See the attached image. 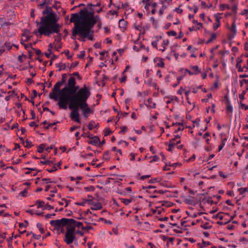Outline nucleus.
<instances>
[{
  "label": "nucleus",
  "instance_id": "obj_26",
  "mask_svg": "<svg viewBox=\"0 0 248 248\" xmlns=\"http://www.w3.org/2000/svg\"><path fill=\"white\" fill-rule=\"evenodd\" d=\"M121 200V202L124 203V205H128L130 203H131L132 201V198H130V199H124V198H122L120 199Z\"/></svg>",
  "mask_w": 248,
  "mask_h": 248
},
{
  "label": "nucleus",
  "instance_id": "obj_5",
  "mask_svg": "<svg viewBox=\"0 0 248 248\" xmlns=\"http://www.w3.org/2000/svg\"><path fill=\"white\" fill-rule=\"evenodd\" d=\"M77 234H79L82 236L83 235V233L81 231L76 230L74 227L68 228L64 235V241L67 245H71L74 242L75 244L78 246V242L76 238Z\"/></svg>",
  "mask_w": 248,
  "mask_h": 248
},
{
  "label": "nucleus",
  "instance_id": "obj_33",
  "mask_svg": "<svg viewBox=\"0 0 248 248\" xmlns=\"http://www.w3.org/2000/svg\"><path fill=\"white\" fill-rule=\"evenodd\" d=\"M93 199L94 198L92 196H91L90 195H88L87 196V199H85V200H86L87 203H88L89 204L91 205L93 202Z\"/></svg>",
  "mask_w": 248,
  "mask_h": 248
},
{
  "label": "nucleus",
  "instance_id": "obj_57",
  "mask_svg": "<svg viewBox=\"0 0 248 248\" xmlns=\"http://www.w3.org/2000/svg\"><path fill=\"white\" fill-rule=\"evenodd\" d=\"M136 155L135 153H131L129 155L130 159L131 161H134L135 159Z\"/></svg>",
  "mask_w": 248,
  "mask_h": 248
},
{
  "label": "nucleus",
  "instance_id": "obj_28",
  "mask_svg": "<svg viewBox=\"0 0 248 248\" xmlns=\"http://www.w3.org/2000/svg\"><path fill=\"white\" fill-rule=\"evenodd\" d=\"M176 145L175 142H174L173 140H170V142L169 145L168 147V151L171 152L174 148V146Z\"/></svg>",
  "mask_w": 248,
  "mask_h": 248
},
{
  "label": "nucleus",
  "instance_id": "obj_4",
  "mask_svg": "<svg viewBox=\"0 0 248 248\" xmlns=\"http://www.w3.org/2000/svg\"><path fill=\"white\" fill-rule=\"evenodd\" d=\"M80 89L79 86H76L75 79L70 77L67 85L60 91V98L58 105L60 108L66 109L68 101H72V98Z\"/></svg>",
  "mask_w": 248,
  "mask_h": 248
},
{
  "label": "nucleus",
  "instance_id": "obj_22",
  "mask_svg": "<svg viewBox=\"0 0 248 248\" xmlns=\"http://www.w3.org/2000/svg\"><path fill=\"white\" fill-rule=\"evenodd\" d=\"M167 100L166 101L167 104H170V103H173L174 101L178 102V99L176 96H171L167 98Z\"/></svg>",
  "mask_w": 248,
  "mask_h": 248
},
{
  "label": "nucleus",
  "instance_id": "obj_12",
  "mask_svg": "<svg viewBox=\"0 0 248 248\" xmlns=\"http://www.w3.org/2000/svg\"><path fill=\"white\" fill-rule=\"evenodd\" d=\"M89 144L95 145V146H99L101 144V142L100 141V139L98 137L96 136L93 137V139L90 140L89 142Z\"/></svg>",
  "mask_w": 248,
  "mask_h": 248
},
{
  "label": "nucleus",
  "instance_id": "obj_9",
  "mask_svg": "<svg viewBox=\"0 0 248 248\" xmlns=\"http://www.w3.org/2000/svg\"><path fill=\"white\" fill-rule=\"evenodd\" d=\"M142 2L144 4V9L147 12H149L152 8L157 6V3L152 2L151 0H143Z\"/></svg>",
  "mask_w": 248,
  "mask_h": 248
},
{
  "label": "nucleus",
  "instance_id": "obj_29",
  "mask_svg": "<svg viewBox=\"0 0 248 248\" xmlns=\"http://www.w3.org/2000/svg\"><path fill=\"white\" fill-rule=\"evenodd\" d=\"M119 27L123 29H125L126 25V22L124 19H120L119 22Z\"/></svg>",
  "mask_w": 248,
  "mask_h": 248
},
{
  "label": "nucleus",
  "instance_id": "obj_32",
  "mask_svg": "<svg viewBox=\"0 0 248 248\" xmlns=\"http://www.w3.org/2000/svg\"><path fill=\"white\" fill-rule=\"evenodd\" d=\"M58 203L60 205H64V207L67 206L69 204L68 201L65 199H62V201H59Z\"/></svg>",
  "mask_w": 248,
  "mask_h": 248
},
{
  "label": "nucleus",
  "instance_id": "obj_62",
  "mask_svg": "<svg viewBox=\"0 0 248 248\" xmlns=\"http://www.w3.org/2000/svg\"><path fill=\"white\" fill-rule=\"evenodd\" d=\"M185 91V89L182 87H180V89L177 91V93L178 94H180V95H181L182 94V93H183V92Z\"/></svg>",
  "mask_w": 248,
  "mask_h": 248
},
{
  "label": "nucleus",
  "instance_id": "obj_17",
  "mask_svg": "<svg viewBox=\"0 0 248 248\" xmlns=\"http://www.w3.org/2000/svg\"><path fill=\"white\" fill-rule=\"evenodd\" d=\"M186 108L188 110H192L195 107V105L194 103H191L190 100L189 98L188 100H186Z\"/></svg>",
  "mask_w": 248,
  "mask_h": 248
},
{
  "label": "nucleus",
  "instance_id": "obj_13",
  "mask_svg": "<svg viewBox=\"0 0 248 248\" xmlns=\"http://www.w3.org/2000/svg\"><path fill=\"white\" fill-rule=\"evenodd\" d=\"M157 7H158L159 5H161V6L158 11V13L160 16H162L164 12V10L167 8V6L164 4L163 1H159V2L157 3Z\"/></svg>",
  "mask_w": 248,
  "mask_h": 248
},
{
  "label": "nucleus",
  "instance_id": "obj_3",
  "mask_svg": "<svg viewBox=\"0 0 248 248\" xmlns=\"http://www.w3.org/2000/svg\"><path fill=\"white\" fill-rule=\"evenodd\" d=\"M90 95L89 89L84 86L80 89L72 98V101L69 104V108L72 110L70 116L72 120L78 123H80L78 108L81 110L84 118H87L89 115L93 113V109L90 108L87 103V100Z\"/></svg>",
  "mask_w": 248,
  "mask_h": 248
},
{
  "label": "nucleus",
  "instance_id": "obj_42",
  "mask_svg": "<svg viewBox=\"0 0 248 248\" xmlns=\"http://www.w3.org/2000/svg\"><path fill=\"white\" fill-rule=\"evenodd\" d=\"M196 25V26L193 27V30H199L202 28V24L200 22L197 23Z\"/></svg>",
  "mask_w": 248,
  "mask_h": 248
},
{
  "label": "nucleus",
  "instance_id": "obj_15",
  "mask_svg": "<svg viewBox=\"0 0 248 248\" xmlns=\"http://www.w3.org/2000/svg\"><path fill=\"white\" fill-rule=\"evenodd\" d=\"M92 205L91 206V209L93 210H100L102 208V206L101 203L99 202H93L92 204H91Z\"/></svg>",
  "mask_w": 248,
  "mask_h": 248
},
{
  "label": "nucleus",
  "instance_id": "obj_52",
  "mask_svg": "<svg viewBox=\"0 0 248 248\" xmlns=\"http://www.w3.org/2000/svg\"><path fill=\"white\" fill-rule=\"evenodd\" d=\"M219 8L221 10H225V9H229V7L228 5L227 4H221L220 6H219Z\"/></svg>",
  "mask_w": 248,
  "mask_h": 248
},
{
  "label": "nucleus",
  "instance_id": "obj_58",
  "mask_svg": "<svg viewBox=\"0 0 248 248\" xmlns=\"http://www.w3.org/2000/svg\"><path fill=\"white\" fill-rule=\"evenodd\" d=\"M106 53H107V52L106 51H101L100 52V60H104V57Z\"/></svg>",
  "mask_w": 248,
  "mask_h": 248
},
{
  "label": "nucleus",
  "instance_id": "obj_35",
  "mask_svg": "<svg viewBox=\"0 0 248 248\" xmlns=\"http://www.w3.org/2000/svg\"><path fill=\"white\" fill-rule=\"evenodd\" d=\"M227 141L226 139H223L222 140L221 144L218 146V151H220L224 147Z\"/></svg>",
  "mask_w": 248,
  "mask_h": 248
},
{
  "label": "nucleus",
  "instance_id": "obj_7",
  "mask_svg": "<svg viewBox=\"0 0 248 248\" xmlns=\"http://www.w3.org/2000/svg\"><path fill=\"white\" fill-rule=\"evenodd\" d=\"M61 85V83H57L53 89V91L50 93L49 94V97L51 99H54L55 100H59L60 98V91H61V90H60V87Z\"/></svg>",
  "mask_w": 248,
  "mask_h": 248
},
{
  "label": "nucleus",
  "instance_id": "obj_50",
  "mask_svg": "<svg viewBox=\"0 0 248 248\" xmlns=\"http://www.w3.org/2000/svg\"><path fill=\"white\" fill-rule=\"evenodd\" d=\"M178 128H177V130H175V132H178V131H182L184 129V126H183V125L181 123H179L178 124Z\"/></svg>",
  "mask_w": 248,
  "mask_h": 248
},
{
  "label": "nucleus",
  "instance_id": "obj_25",
  "mask_svg": "<svg viewBox=\"0 0 248 248\" xmlns=\"http://www.w3.org/2000/svg\"><path fill=\"white\" fill-rule=\"evenodd\" d=\"M203 138L205 140L207 144L209 143L210 140L211 136L210 134L208 132H206L203 136Z\"/></svg>",
  "mask_w": 248,
  "mask_h": 248
},
{
  "label": "nucleus",
  "instance_id": "obj_18",
  "mask_svg": "<svg viewBox=\"0 0 248 248\" xmlns=\"http://www.w3.org/2000/svg\"><path fill=\"white\" fill-rule=\"evenodd\" d=\"M27 33H28V32ZM30 36H29V35L28 33H25L23 35L21 39V44L22 45H23L25 43V42L30 40Z\"/></svg>",
  "mask_w": 248,
  "mask_h": 248
},
{
  "label": "nucleus",
  "instance_id": "obj_40",
  "mask_svg": "<svg viewBox=\"0 0 248 248\" xmlns=\"http://www.w3.org/2000/svg\"><path fill=\"white\" fill-rule=\"evenodd\" d=\"M87 202L85 199L83 200L81 202H77L75 203V204L78 206H85Z\"/></svg>",
  "mask_w": 248,
  "mask_h": 248
},
{
  "label": "nucleus",
  "instance_id": "obj_21",
  "mask_svg": "<svg viewBox=\"0 0 248 248\" xmlns=\"http://www.w3.org/2000/svg\"><path fill=\"white\" fill-rule=\"evenodd\" d=\"M169 44V41L168 40H164L163 41L162 44V48H159L158 50L160 51H161L162 52H164L166 49V46H167Z\"/></svg>",
  "mask_w": 248,
  "mask_h": 248
},
{
  "label": "nucleus",
  "instance_id": "obj_19",
  "mask_svg": "<svg viewBox=\"0 0 248 248\" xmlns=\"http://www.w3.org/2000/svg\"><path fill=\"white\" fill-rule=\"evenodd\" d=\"M146 106L147 107L152 108H155L156 106V104L155 102H152V99H148L147 101V103L146 104Z\"/></svg>",
  "mask_w": 248,
  "mask_h": 248
},
{
  "label": "nucleus",
  "instance_id": "obj_24",
  "mask_svg": "<svg viewBox=\"0 0 248 248\" xmlns=\"http://www.w3.org/2000/svg\"><path fill=\"white\" fill-rule=\"evenodd\" d=\"M222 15V13H217L214 14V16L215 18V21L219 23H221V19L222 18V16H221Z\"/></svg>",
  "mask_w": 248,
  "mask_h": 248
},
{
  "label": "nucleus",
  "instance_id": "obj_61",
  "mask_svg": "<svg viewBox=\"0 0 248 248\" xmlns=\"http://www.w3.org/2000/svg\"><path fill=\"white\" fill-rule=\"evenodd\" d=\"M181 165L182 164L179 163H174L171 164V167H173L174 168H175L177 167H180Z\"/></svg>",
  "mask_w": 248,
  "mask_h": 248
},
{
  "label": "nucleus",
  "instance_id": "obj_53",
  "mask_svg": "<svg viewBox=\"0 0 248 248\" xmlns=\"http://www.w3.org/2000/svg\"><path fill=\"white\" fill-rule=\"evenodd\" d=\"M123 76L122 78H121L119 80L121 82H124L126 81V76L123 73L122 74Z\"/></svg>",
  "mask_w": 248,
  "mask_h": 248
},
{
  "label": "nucleus",
  "instance_id": "obj_49",
  "mask_svg": "<svg viewBox=\"0 0 248 248\" xmlns=\"http://www.w3.org/2000/svg\"><path fill=\"white\" fill-rule=\"evenodd\" d=\"M84 189L86 191H93L95 189V188L93 186H90L89 187H85Z\"/></svg>",
  "mask_w": 248,
  "mask_h": 248
},
{
  "label": "nucleus",
  "instance_id": "obj_6",
  "mask_svg": "<svg viewBox=\"0 0 248 248\" xmlns=\"http://www.w3.org/2000/svg\"><path fill=\"white\" fill-rule=\"evenodd\" d=\"M50 224L54 231L60 234L64 232V227L68 225V220L67 218H62L60 220H52L50 221Z\"/></svg>",
  "mask_w": 248,
  "mask_h": 248
},
{
  "label": "nucleus",
  "instance_id": "obj_55",
  "mask_svg": "<svg viewBox=\"0 0 248 248\" xmlns=\"http://www.w3.org/2000/svg\"><path fill=\"white\" fill-rule=\"evenodd\" d=\"M245 91H243L242 93L239 94V98L240 99V100H241V101L244 99V95L245 94Z\"/></svg>",
  "mask_w": 248,
  "mask_h": 248
},
{
  "label": "nucleus",
  "instance_id": "obj_37",
  "mask_svg": "<svg viewBox=\"0 0 248 248\" xmlns=\"http://www.w3.org/2000/svg\"><path fill=\"white\" fill-rule=\"evenodd\" d=\"M40 163L41 164H46L49 166H51L53 164V161L49 160L46 161H41L40 162Z\"/></svg>",
  "mask_w": 248,
  "mask_h": 248
},
{
  "label": "nucleus",
  "instance_id": "obj_63",
  "mask_svg": "<svg viewBox=\"0 0 248 248\" xmlns=\"http://www.w3.org/2000/svg\"><path fill=\"white\" fill-rule=\"evenodd\" d=\"M132 192V188L131 187H127L124 190V192L125 193H131Z\"/></svg>",
  "mask_w": 248,
  "mask_h": 248
},
{
  "label": "nucleus",
  "instance_id": "obj_16",
  "mask_svg": "<svg viewBox=\"0 0 248 248\" xmlns=\"http://www.w3.org/2000/svg\"><path fill=\"white\" fill-rule=\"evenodd\" d=\"M189 68L192 70V72H193L194 73V75H197L201 73V70L197 65H191L190 66Z\"/></svg>",
  "mask_w": 248,
  "mask_h": 248
},
{
  "label": "nucleus",
  "instance_id": "obj_56",
  "mask_svg": "<svg viewBox=\"0 0 248 248\" xmlns=\"http://www.w3.org/2000/svg\"><path fill=\"white\" fill-rule=\"evenodd\" d=\"M93 155L92 153H89V154H86L83 155H82V157H83L84 158L87 159L89 157L93 156Z\"/></svg>",
  "mask_w": 248,
  "mask_h": 248
},
{
  "label": "nucleus",
  "instance_id": "obj_45",
  "mask_svg": "<svg viewBox=\"0 0 248 248\" xmlns=\"http://www.w3.org/2000/svg\"><path fill=\"white\" fill-rule=\"evenodd\" d=\"M216 34L215 33H212L211 34V38L207 41V43H209L212 42L213 40L215 39L216 38Z\"/></svg>",
  "mask_w": 248,
  "mask_h": 248
},
{
  "label": "nucleus",
  "instance_id": "obj_59",
  "mask_svg": "<svg viewBox=\"0 0 248 248\" xmlns=\"http://www.w3.org/2000/svg\"><path fill=\"white\" fill-rule=\"evenodd\" d=\"M150 21L155 26H156V24L157 23V22L156 21V20L154 17H150Z\"/></svg>",
  "mask_w": 248,
  "mask_h": 248
},
{
  "label": "nucleus",
  "instance_id": "obj_39",
  "mask_svg": "<svg viewBox=\"0 0 248 248\" xmlns=\"http://www.w3.org/2000/svg\"><path fill=\"white\" fill-rule=\"evenodd\" d=\"M46 146V145L44 144L40 145L37 148V151L40 153H42L45 150Z\"/></svg>",
  "mask_w": 248,
  "mask_h": 248
},
{
  "label": "nucleus",
  "instance_id": "obj_1",
  "mask_svg": "<svg viewBox=\"0 0 248 248\" xmlns=\"http://www.w3.org/2000/svg\"><path fill=\"white\" fill-rule=\"evenodd\" d=\"M99 19V16H94L93 11H89L87 9L81 10L79 14L72 15L70 21L72 22H75V26L72 30L73 36L78 35L82 38L92 40V28L96 21Z\"/></svg>",
  "mask_w": 248,
  "mask_h": 248
},
{
  "label": "nucleus",
  "instance_id": "obj_48",
  "mask_svg": "<svg viewBox=\"0 0 248 248\" xmlns=\"http://www.w3.org/2000/svg\"><path fill=\"white\" fill-rule=\"evenodd\" d=\"M27 190L26 189H24L19 193V196L23 197H26L27 196Z\"/></svg>",
  "mask_w": 248,
  "mask_h": 248
},
{
  "label": "nucleus",
  "instance_id": "obj_51",
  "mask_svg": "<svg viewBox=\"0 0 248 248\" xmlns=\"http://www.w3.org/2000/svg\"><path fill=\"white\" fill-rule=\"evenodd\" d=\"M167 34L169 36H175L177 35V33L176 31H171L167 32Z\"/></svg>",
  "mask_w": 248,
  "mask_h": 248
},
{
  "label": "nucleus",
  "instance_id": "obj_8",
  "mask_svg": "<svg viewBox=\"0 0 248 248\" xmlns=\"http://www.w3.org/2000/svg\"><path fill=\"white\" fill-rule=\"evenodd\" d=\"M230 31V33L228 34V38L229 40H232L236 36L237 34L236 25L234 21L231 26L228 28Z\"/></svg>",
  "mask_w": 248,
  "mask_h": 248
},
{
  "label": "nucleus",
  "instance_id": "obj_60",
  "mask_svg": "<svg viewBox=\"0 0 248 248\" xmlns=\"http://www.w3.org/2000/svg\"><path fill=\"white\" fill-rule=\"evenodd\" d=\"M227 110L230 112H232L233 111V107L232 106V105H228L227 107Z\"/></svg>",
  "mask_w": 248,
  "mask_h": 248
},
{
  "label": "nucleus",
  "instance_id": "obj_11",
  "mask_svg": "<svg viewBox=\"0 0 248 248\" xmlns=\"http://www.w3.org/2000/svg\"><path fill=\"white\" fill-rule=\"evenodd\" d=\"M68 225L77 227L78 228H83V224L81 222L77 221L73 219H68Z\"/></svg>",
  "mask_w": 248,
  "mask_h": 248
},
{
  "label": "nucleus",
  "instance_id": "obj_2",
  "mask_svg": "<svg viewBox=\"0 0 248 248\" xmlns=\"http://www.w3.org/2000/svg\"><path fill=\"white\" fill-rule=\"evenodd\" d=\"M43 14L44 16L41 17L40 26L37 31H34V33L37 36L42 35L49 36L53 33L57 34L54 37L55 47H61L59 43L61 41L62 34L60 33L61 26L58 23L59 17L49 7H47L43 11Z\"/></svg>",
  "mask_w": 248,
  "mask_h": 248
},
{
  "label": "nucleus",
  "instance_id": "obj_34",
  "mask_svg": "<svg viewBox=\"0 0 248 248\" xmlns=\"http://www.w3.org/2000/svg\"><path fill=\"white\" fill-rule=\"evenodd\" d=\"M218 88V81H217L214 83V84L210 87L209 90L212 91H215Z\"/></svg>",
  "mask_w": 248,
  "mask_h": 248
},
{
  "label": "nucleus",
  "instance_id": "obj_30",
  "mask_svg": "<svg viewBox=\"0 0 248 248\" xmlns=\"http://www.w3.org/2000/svg\"><path fill=\"white\" fill-rule=\"evenodd\" d=\"M238 192L240 195H244L248 191V187H241L238 189Z\"/></svg>",
  "mask_w": 248,
  "mask_h": 248
},
{
  "label": "nucleus",
  "instance_id": "obj_47",
  "mask_svg": "<svg viewBox=\"0 0 248 248\" xmlns=\"http://www.w3.org/2000/svg\"><path fill=\"white\" fill-rule=\"evenodd\" d=\"M49 172H53L57 170V168L56 166H53L51 168H47L46 170Z\"/></svg>",
  "mask_w": 248,
  "mask_h": 248
},
{
  "label": "nucleus",
  "instance_id": "obj_23",
  "mask_svg": "<svg viewBox=\"0 0 248 248\" xmlns=\"http://www.w3.org/2000/svg\"><path fill=\"white\" fill-rule=\"evenodd\" d=\"M161 37H157L156 38V39L153 41H152V43H151V45L152 46H153V47L155 48L156 49H158L159 48H158L157 47V44H158V42H159V41L160 40V39H161Z\"/></svg>",
  "mask_w": 248,
  "mask_h": 248
},
{
  "label": "nucleus",
  "instance_id": "obj_41",
  "mask_svg": "<svg viewBox=\"0 0 248 248\" xmlns=\"http://www.w3.org/2000/svg\"><path fill=\"white\" fill-rule=\"evenodd\" d=\"M24 47L27 49L29 51H31V47H32V45L31 44V43H29V44H26L25 43L24 45H23Z\"/></svg>",
  "mask_w": 248,
  "mask_h": 248
},
{
  "label": "nucleus",
  "instance_id": "obj_38",
  "mask_svg": "<svg viewBox=\"0 0 248 248\" xmlns=\"http://www.w3.org/2000/svg\"><path fill=\"white\" fill-rule=\"evenodd\" d=\"M12 46L13 45H12L10 42H6L4 44V46L6 47L7 50H10L11 49ZM14 46L17 47L16 45H14Z\"/></svg>",
  "mask_w": 248,
  "mask_h": 248
},
{
  "label": "nucleus",
  "instance_id": "obj_36",
  "mask_svg": "<svg viewBox=\"0 0 248 248\" xmlns=\"http://www.w3.org/2000/svg\"><path fill=\"white\" fill-rule=\"evenodd\" d=\"M180 136L179 135H177L175 136L174 138L172 139L171 140H173L174 142H175L176 144L177 145V144H179V143H180Z\"/></svg>",
  "mask_w": 248,
  "mask_h": 248
},
{
  "label": "nucleus",
  "instance_id": "obj_44",
  "mask_svg": "<svg viewBox=\"0 0 248 248\" xmlns=\"http://www.w3.org/2000/svg\"><path fill=\"white\" fill-rule=\"evenodd\" d=\"M88 128L89 130H92L95 127V123L94 122L92 121L88 124Z\"/></svg>",
  "mask_w": 248,
  "mask_h": 248
},
{
  "label": "nucleus",
  "instance_id": "obj_64",
  "mask_svg": "<svg viewBox=\"0 0 248 248\" xmlns=\"http://www.w3.org/2000/svg\"><path fill=\"white\" fill-rule=\"evenodd\" d=\"M54 209V206L51 205H49L48 204H46V207L45 209H47V210H51Z\"/></svg>",
  "mask_w": 248,
  "mask_h": 248
},
{
  "label": "nucleus",
  "instance_id": "obj_43",
  "mask_svg": "<svg viewBox=\"0 0 248 248\" xmlns=\"http://www.w3.org/2000/svg\"><path fill=\"white\" fill-rule=\"evenodd\" d=\"M221 26V23L216 22L213 25V29L214 31L217 30Z\"/></svg>",
  "mask_w": 248,
  "mask_h": 248
},
{
  "label": "nucleus",
  "instance_id": "obj_10",
  "mask_svg": "<svg viewBox=\"0 0 248 248\" xmlns=\"http://www.w3.org/2000/svg\"><path fill=\"white\" fill-rule=\"evenodd\" d=\"M70 63L68 62L64 63L61 62L56 64V66L58 68L59 71L69 69Z\"/></svg>",
  "mask_w": 248,
  "mask_h": 248
},
{
  "label": "nucleus",
  "instance_id": "obj_54",
  "mask_svg": "<svg viewBox=\"0 0 248 248\" xmlns=\"http://www.w3.org/2000/svg\"><path fill=\"white\" fill-rule=\"evenodd\" d=\"M171 167V164L169 163V164H166V165L163 167L164 170H170V167Z\"/></svg>",
  "mask_w": 248,
  "mask_h": 248
},
{
  "label": "nucleus",
  "instance_id": "obj_14",
  "mask_svg": "<svg viewBox=\"0 0 248 248\" xmlns=\"http://www.w3.org/2000/svg\"><path fill=\"white\" fill-rule=\"evenodd\" d=\"M154 62H156V66L158 67H163L164 66L165 63L162 58H155L154 59Z\"/></svg>",
  "mask_w": 248,
  "mask_h": 248
},
{
  "label": "nucleus",
  "instance_id": "obj_31",
  "mask_svg": "<svg viewBox=\"0 0 248 248\" xmlns=\"http://www.w3.org/2000/svg\"><path fill=\"white\" fill-rule=\"evenodd\" d=\"M239 108L241 109H244V110L248 109V105H246L245 104H243L242 103V101H241V100L239 101Z\"/></svg>",
  "mask_w": 248,
  "mask_h": 248
},
{
  "label": "nucleus",
  "instance_id": "obj_20",
  "mask_svg": "<svg viewBox=\"0 0 248 248\" xmlns=\"http://www.w3.org/2000/svg\"><path fill=\"white\" fill-rule=\"evenodd\" d=\"M236 67L237 68L238 72L248 71L246 69V66L244 65L243 67H242L239 62H237Z\"/></svg>",
  "mask_w": 248,
  "mask_h": 248
},
{
  "label": "nucleus",
  "instance_id": "obj_27",
  "mask_svg": "<svg viewBox=\"0 0 248 248\" xmlns=\"http://www.w3.org/2000/svg\"><path fill=\"white\" fill-rule=\"evenodd\" d=\"M36 204L38 208H41L43 209H45L46 204L44 202L38 201L36 202Z\"/></svg>",
  "mask_w": 248,
  "mask_h": 248
},
{
  "label": "nucleus",
  "instance_id": "obj_46",
  "mask_svg": "<svg viewBox=\"0 0 248 248\" xmlns=\"http://www.w3.org/2000/svg\"><path fill=\"white\" fill-rule=\"evenodd\" d=\"M36 226L41 233H43L44 232V230L43 226L40 223H37Z\"/></svg>",
  "mask_w": 248,
  "mask_h": 248
}]
</instances>
